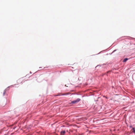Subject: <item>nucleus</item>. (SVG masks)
Instances as JSON below:
<instances>
[{"label":"nucleus","instance_id":"f257e3e1","mask_svg":"<svg viewBox=\"0 0 135 135\" xmlns=\"http://www.w3.org/2000/svg\"><path fill=\"white\" fill-rule=\"evenodd\" d=\"M80 100V99L79 98H78L76 100L72 101L71 102V103L73 104H75L76 103H78Z\"/></svg>","mask_w":135,"mask_h":135},{"label":"nucleus","instance_id":"f03ea898","mask_svg":"<svg viewBox=\"0 0 135 135\" xmlns=\"http://www.w3.org/2000/svg\"><path fill=\"white\" fill-rule=\"evenodd\" d=\"M65 133V131H61L60 132L61 135H64Z\"/></svg>","mask_w":135,"mask_h":135},{"label":"nucleus","instance_id":"7ed1b4c3","mask_svg":"<svg viewBox=\"0 0 135 135\" xmlns=\"http://www.w3.org/2000/svg\"><path fill=\"white\" fill-rule=\"evenodd\" d=\"M69 94H70V93H64L63 94H61V95H67Z\"/></svg>","mask_w":135,"mask_h":135},{"label":"nucleus","instance_id":"20e7f679","mask_svg":"<svg viewBox=\"0 0 135 135\" xmlns=\"http://www.w3.org/2000/svg\"><path fill=\"white\" fill-rule=\"evenodd\" d=\"M132 129L133 130L132 132L135 133V128H133Z\"/></svg>","mask_w":135,"mask_h":135},{"label":"nucleus","instance_id":"39448f33","mask_svg":"<svg viewBox=\"0 0 135 135\" xmlns=\"http://www.w3.org/2000/svg\"><path fill=\"white\" fill-rule=\"evenodd\" d=\"M128 60V59L127 58H125L124 59V60H123V62H126Z\"/></svg>","mask_w":135,"mask_h":135},{"label":"nucleus","instance_id":"423d86ee","mask_svg":"<svg viewBox=\"0 0 135 135\" xmlns=\"http://www.w3.org/2000/svg\"><path fill=\"white\" fill-rule=\"evenodd\" d=\"M5 93V91H4V92L3 93V95H4V93Z\"/></svg>","mask_w":135,"mask_h":135},{"label":"nucleus","instance_id":"0eeeda50","mask_svg":"<svg viewBox=\"0 0 135 135\" xmlns=\"http://www.w3.org/2000/svg\"><path fill=\"white\" fill-rule=\"evenodd\" d=\"M110 71H108L107 72V73H108L109 72H110Z\"/></svg>","mask_w":135,"mask_h":135},{"label":"nucleus","instance_id":"6e6552de","mask_svg":"<svg viewBox=\"0 0 135 135\" xmlns=\"http://www.w3.org/2000/svg\"><path fill=\"white\" fill-rule=\"evenodd\" d=\"M56 95V96H58V95Z\"/></svg>","mask_w":135,"mask_h":135},{"label":"nucleus","instance_id":"1a4fd4ad","mask_svg":"<svg viewBox=\"0 0 135 135\" xmlns=\"http://www.w3.org/2000/svg\"><path fill=\"white\" fill-rule=\"evenodd\" d=\"M18 81H20V80H18Z\"/></svg>","mask_w":135,"mask_h":135}]
</instances>
